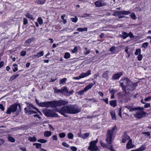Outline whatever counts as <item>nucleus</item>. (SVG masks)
I'll list each match as a JSON object with an SVG mask.
<instances>
[{
  "label": "nucleus",
  "instance_id": "obj_1",
  "mask_svg": "<svg viewBox=\"0 0 151 151\" xmlns=\"http://www.w3.org/2000/svg\"><path fill=\"white\" fill-rule=\"evenodd\" d=\"M81 108L73 105H68L62 107L60 109L56 108L55 111L65 116H67L65 113L75 114L81 111Z\"/></svg>",
  "mask_w": 151,
  "mask_h": 151
},
{
  "label": "nucleus",
  "instance_id": "obj_2",
  "mask_svg": "<svg viewBox=\"0 0 151 151\" xmlns=\"http://www.w3.org/2000/svg\"><path fill=\"white\" fill-rule=\"evenodd\" d=\"M137 109L134 116L135 117L140 119L145 116L146 113L144 111L143 108L140 107L136 108Z\"/></svg>",
  "mask_w": 151,
  "mask_h": 151
},
{
  "label": "nucleus",
  "instance_id": "obj_3",
  "mask_svg": "<svg viewBox=\"0 0 151 151\" xmlns=\"http://www.w3.org/2000/svg\"><path fill=\"white\" fill-rule=\"evenodd\" d=\"M98 141V139H96L95 140L90 142V145L88 147L89 151H100L99 148L96 145Z\"/></svg>",
  "mask_w": 151,
  "mask_h": 151
},
{
  "label": "nucleus",
  "instance_id": "obj_4",
  "mask_svg": "<svg viewBox=\"0 0 151 151\" xmlns=\"http://www.w3.org/2000/svg\"><path fill=\"white\" fill-rule=\"evenodd\" d=\"M130 81L129 79L127 78H124L122 79L120 81V84L121 86L122 87L123 91H125L126 87L128 85Z\"/></svg>",
  "mask_w": 151,
  "mask_h": 151
},
{
  "label": "nucleus",
  "instance_id": "obj_5",
  "mask_svg": "<svg viewBox=\"0 0 151 151\" xmlns=\"http://www.w3.org/2000/svg\"><path fill=\"white\" fill-rule=\"evenodd\" d=\"M114 137L113 136L112 131L108 130L106 139V142L109 144H111L114 140Z\"/></svg>",
  "mask_w": 151,
  "mask_h": 151
},
{
  "label": "nucleus",
  "instance_id": "obj_6",
  "mask_svg": "<svg viewBox=\"0 0 151 151\" xmlns=\"http://www.w3.org/2000/svg\"><path fill=\"white\" fill-rule=\"evenodd\" d=\"M39 105L41 107H55L54 101L43 102L40 103Z\"/></svg>",
  "mask_w": 151,
  "mask_h": 151
},
{
  "label": "nucleus",
  "instance_id": "obj_7",
  "mask_svg": "<svg viewBox=\"0 0 151 151\" xmlns=\"http://www.w3.org/2000/svg\"><path fill=\"white\" fill-rule=\"evenodd\" d=\"M44 114L47 117H58V116L57 114L53 112L52 111L46 110L44 112Z\"/></svg>",
  "mask_w": 151,
  "mask_h": 151
},
{
  "label": "nucleus",
  "instance_id": "obj_8",
  "mask_svg": "<svg viewBox=\"0 0 151 151\" xmlns=\"http://www.w3.org/2000/svg\"><path fill=\"white\" fill-rule=\"evenodd\" d=\"M68 103V102L65 100H60L57 101H54L55 107L66 105Z\"/></svg>",
  "mask_w": 151,
  "mask_h": 151
},
{
  "label": "nucleus",
  "instance_id": "obj_9",
  "mask_svg": "<svg viewBox=\"0 0 151 151\" xmlns=\"http://www.w3.org/2000/svg\"><path fill=\"white\" fill-rule=\"evenodd\" d=\"M17 105L15 104L10 106L8 109L7 111V113L10 114L11 112H14L17 110Z\"/></svg>",
  "mask_w": 151,
  "mask_h": 151
},
{
  "label": "nucleus",
  "instance_id": "obj_10",
  "mask_svg": "<svg viewBox=\"0 0 151 151\" xmlns=\"http://www.w3.org/2000/svg\"><path fill=\"white\" fill-rule=\"evenodd\" d=\"M30 104H28V106L27 107H26L24 108V110L25 111V112L26 113H28V114H32L36 113H37L33 111L31 109V108H32V107L29 106Z\"/></svg>",
  "mask_w": 151,
  "mask_h": 151
},
{
  "label": "nucleus",
  "instance_id": "obj_11",
  "mask_svg": "<svg viewBox=\"0 0 151 151\" xmlns=\"http://www.w3.org/2000/svg\"><path fill=\"white\" fill-rule=\"evenodd\" d=\"M118 14L119 15V18H123L124 17L123 16H121L122 15H127L130 14V11H122L118 12Z\"/></svg>",
  "mask_w": 151,
  "mask_h": 151
},
{
  "label": "nucleus",
  "instance_id": "obj_12",
  "mask_svg": "<svg viewBox=\"0 0 151 151\" xmlns=\"http://www.w3.org/2000/svg\"><path fill=\"white\" fill-rule=\"evenodd\" d=\"M123 74L122 72H118L113 75L112 77V79L114 80L118 79Z\"/></svg>",
  "mask_w": 151,
  "mask_h": 151
},
{
  "label": "nucleus",
  "instance_id": "obj_13",
  "mask_svg": "<svg viewBox=\"0 0 151 151\" xmlns=\"http://www.w3.org/2000/svg\"><path fill=\"white\" fill-rule=\"evenodd\" d=\"M95 4L96 7H99L105 5L104 2L102 0H99L97 1L95 3Z\"/></svg>",
  "mask_w": 151,
  "mask_h": 151
},
{
  "label": "nucleus",
  "instance_id": "obj_14",
  "mask_svg": "<svg viewBox=\"0 0 151 151\" xmlns=\"http://www.w3.org/2000/svg\"><path fill=\"white\" fill-rule=\"evenodd\" d=\"M131 48L128 46H127L125 47L124 51L126 52L127 54V55H126V57L127 58H129L130 56V54L131 51H132Z\"/></svg>",
  "mask_w": 151,
  "mask_h": 151
},
{
  "label": "nucleus",
  "instance_id": "obj_15",
  "mask_svg": "<svg viewBox=\"0 0 151 151\" xmlns=\"http://www.w3.org/2000/svg\"><path fill=\"white\" fill-rule=\"evenodd\" d=\"M91 71L90 70H88L86 73L83 72L81 73L80 74L81 78L86 77L88 76L91 75Z\"/></svg>",
  "mask_w": 151,
  "mask_h": 151
},
{
  "label": "nucleus",
  "instance_id": "obj_16",
  "mask_svg": "<svg viewBox=\"0 0 151 151\" xmlns=\"http://www.w3.org/2000/svg\"><path fill=\"white\" fill-rule=\"evenodd\" d=\"M134 147V145L132 144V140L131 139L129 140L126 145V148L129 149L133 148Z\"/></svg>",
  "mask_w": 151,
  "mask_h": 151
},
{
  "label": "nucleus",
  "instance_id": "obj_17",
  "mask_svg": "<svg viewBox=\"0 0 151 151\" xmlns=\"http://www.w3.org/2000/svg\"><path fill=\"white\" fill-rule=\"evenodd\" d=\"M37 22H35V24L37 27H39L38 23L40 25H42L43 23V20L41 17H39L37 19Z\"/></svg>",
  "mask_w": 151,
  "mask_h": 151
},
{
  "label": "nucleus",
  "instance_id": "obj_18",
  "mask_svg": "<svg viewBox=\"0 0 151 151\" xmlns=\"http://www.w3.org/2000/svg\"><path fill=\"white\" fill-rule=\"evenodd\" d=\"M130 137L128 136L126 134H124L122 137V142L125 143L128 140L130 139Z\"/></svg>",
  "mask_w": 151,
  "mask_h": 151
},
{
  "label": "nucleus",
  "instance_id": "obj_19",
  "mask_svg": "<svg viewBox=\"0 0 151 151\" xmlns=\"http://www.w3.org/2000/svg\"><path fill=\"white\" fill-rule=\"evenodd\" d=\"M110 114L111 115L112 120H116V116L115 111L114 110H110Z\"/></svg>",
  "mask_w": 151,
  "mask_h": 151
},
{
  "label": "nucleus",
  "instance_id": "obj_20",
  "mask_svg": "<svg viewBox=\"0 0 151 151\" xmlns=\"http://www.w3.org/2000/svg\"><path fill=\"white\" fill-rule=\"evenodd\" d=\"M44 52L43 51H40L37 53L36 55H35L33 56L34 58H35L36 57L39 58L43 55Z\"/></svg>",
  "mask_w": 151,
  "mask_h": 151
},
{
  "label": "nucleus",
  "instance_id": "obj_21",
  "mask_svg": "<svg viewBox=\"0 0 151 151\" xmlns=\"http://www.w3.org/2000/svg\"><path fill=\"white\" fill-rule=\"evenodd\" d=\"M95 84V83H90L88 84L87 86L85 87L84 88V90L86 91H88L89 89L91 88Z\"/></svg>",
  "mask_w": 151,
  "mask_h": 151
},
{
  "label": "nucleus",
  "instance_id": "obj_22",
  "mask_svg": "<svg viewBox=\"0 0 151 151\" xmlns=\"http://www.w3.org/2000/svg\"><path fill=\"white\" fill-rule=\"evenodd\" d=\"M109 104L111 106L115 107L117 105L116 101V100H111L109 101Z\"/></svg>",
  "mask_w": 151,
  "mask_h": 151
},
{
  "label": "nucleus",
  "instance_id": "obj_23",
  "mask_svg": "<svg viewBox=\"0 0 151 151\" xmlns=\"http://www.w3.org/2000/svg\"><path fill=\"white\" fill-rule=\"evenodd\" d=\"M52 134V132L50 131H45L44 132V136L45 137H49Z\"/></svg>",
  "mask_w": 151,
  "mask_h": 151
},
{
  "label": "nucleus",
  "instance_id": "obj_24",
  "mask_svg": "<svg viewBox=\"0 0 151 151\" xmlns=\"http://www.w3.org/2000/svg\"><path fill=\"white\" fill-rule=\"evenodd\" d=\"M146 148V145L145 144L141 145L139 148H138V151H143L145 150Z\"/></svg>",
  "mask_w": 151,
  "mask_h": 151
},
{
  "label": "nucleus",
  "instance_id": "obj_25",
  "mask_svg": "<svg viewBox=\"0 0 151 151\" xmlns=\"http://www.w3.org/2000/svg\"><path fill=\"white\" fill-rule=\"evenodd\" d=\"M25 16L27 17L32 20H33L35 19V18L33 17L32 15L30 14L29 13H27L26 14Z\"/></svg>",
  "mask_w": 151,
  "mask_h": 151
},
{
  "label": "nucleus",
  "instance_id": "obj_26",
  "mask_svg": "<svg viewBox=\"0 0 151 151\" xmlns=\"http://www.w3.org/2000/svg\"><path fill=\"white\" fill-rule=\"evenodd\" d=\"M55 93H62V87L60 89H58L57 88H54Z\"/></svg>",
  "mask_w": 151,
  "mask_h": 151
},
{
  "label": "nucleus",
  "instance_id": "obj_27",
  "mask_svg": "<svg viewBox=\"0 0 151 151\" xmlns=\"http://www.w3.org/2000/svg\"><path fill=\"white\" fill-rule=\"evenodd\" d=\"M77 31L79 32L87 31V28L86 27L84 28H78L77 29Z\"/></svg>",
  "mask_w": 151,
  "mask_h": 151
},
{
  "label": "nucleus",
  "instance_id": "obj_28",
  "mask_svg": "<svg viewBox=\"0 0 151 151\" xmlns=\"http://www.w3.org/2000/svg\"><path fill=\"white\" fill-rule=\"evenodd\" d=\"M62 93H66L68 94L69 93V91L67 89V88L66 87H62Z\"/></svg>",
  "mask_w": 151,
  "mask_h": 151
},
{
  "label": "nucleus",
  "instance_id": "obj_29",
  "mask_svg": "<svg viewBox=\"0 0 151 151\" xmlns=\"http://www.w3.org/2000/svg\"><path fill=\"white\" fill-rule=\"evenodd\" d=\"M90 134L89 132L84 133L82 134L81 138L83 139H86L89 136Z\"/></svg>",
  "mask_w": 151,
  "mask_h": 151
},
{
  "label": "nucleus",
  "instance_id": "obj_30",
  "mask_svg": "<svg viewBox=\"0 0 151 151\" xmlns=\"http://www.w3.org/2000/svg\"><path fill=\"white\" fill-rule=\"evenodd\" d=\"M122 38L124 39L126 38L129 36V34L128 33L124 32H122Z\"/></svg>",
  "mask_w": 151,
  "mask_h": 151
},
{
  "label": "nucleus",
  "instance_id": "obj_31",
  "mask_svg": "<svg viewBox=\"0 0 151 151\" xmlns=\"http://www.w3.org/2000/svg\"><path fill=\"white\" fill-rule=\"evenodd\" d=\"M109 73V71L105 72L103 74V77L106 79H107L108 78Z\"/></svg>",
  "mask_w": 151,
  "mask_h": 151
},
{
  "label": "nucleus",
  "instance_id": "obj_32",
  "mask_svg": "<svg viewBox=\"0 0 151 151\" xmlns=\"http://www.w3.org/2000/svg\"><path fill=\"white\" fill-rule=\"evenodd\" d=\"M28 139L29 141L32 142H35L37 140L36 138L35 137H29Z\"/></svg>",
  "mask_w": 151,
  "mask_h": 151
},
{
  "label": "nucleus",
  "instance_id": "obj_33",
  "mask_svg": "<svg viewBox=\"0 0 151 151\" xmlns=\"http://www.w3.org/2000/svg\"><path fill=\"white\" fill-rule=\"evenodd\" d=\"M12 69L14 72H15L18 70V69L17 65L16 64L13 65L12 67Z\"/></svg>",
  "mask_w": 151,
  "mask_h": 151
},
{
  "label": "nucleus",
  "instance_id": "obj_34",
  "mask_svg": "<svg viewBox=\"0 0 151 151\" xmlns=\"http://www.w3.org/2000/svg\"><path fill=\"white\" fill-rule=\"evenodd\" d=\"M129 16L131 18L133 19H136L137 18L135 14L134 13H131Z\"/></svg>",
  "mask_w": 151,
  "mask_h": 151
},
{
  "label": "nucleus",
  "instance_id": "obj_35",
  "mask_svg": "<svg viewBox=\"0 0 151 151\" xmlns=\"http://www.w3.org/2000/svg\"><path fill=\"white\" fill-rule=\"evenodd\" d=\"M29 106L32 107L33 109L36 110L40 115H42V114L41 112L39 110V109H37L35 106H34L33 105L30 104Z\"/></svg>",
  "mask_w": 151,
  "mask_h": 151
},
{
  "label": "nucleus",
  "instance_id": "obj_36",
  "mask_svg": "<svg viewBox=\"0 0 151 151\" xmlns=\"http://www.w3.org/2000/svg\"><path fill=\"white\" fill-rule=\"evenodd\" d=\"M70 54L69 52H66L64 55V58L66 59H68L70 57Z\"/></svg>",
  "mask_w": 151,
  "mask_h": 151
},
{
  "label": "nucleus",
  "instance_id": "obj_37",
  "mask_svg": "<svg viewBox=\"0 0 151 151\" xmlns=\"http://www.w3.org/2000/svg\"><path fill=\"white\" fill-rule=\"evenodd\" d=\"M19 75V74H17L15 75H14L12 76L10 78V81H13Z\"/></svg>",
  "mask_w": 151,
  "mask_h": 151
},
{
  "label": "nucleus",
  "instance_id": "obj_38",
  "mask_svg": "<svg viewBox=\"0 0 151 151\" xmlns=\"http://www.w3.org/2000/svg\"><path fill=\"white\" fill-rule=\"evenodd\" d=\"M34 145H35L36 147V148L37 149L40 148L42 145L39 143H35L33 144Z\"/></svg>",
  "mask_w": 151,
  "mask_h": 151
},
{
  "label": "nucleus",
  "instance_id": "obj_39",
  "mask_svg": "<svg viewBox=\"0 0 151 151\" xmlns=\"http://www.w3.org/2000/svg\"><path fill=\"white\" fill-rule=\"evenodd\" d=\"M45 0H36V2L38 4H42L45 2Z\"/></svg>",
  "mask_w": 151,
  "mask_h": 151
},
{
  "label": "nucleus",
  "instance_id": "obj_40",
  "mask_svg": "<svg viewBox=\"0 0 151 151\" xmlns=\"http://www.w3.org/2000/svg\"><path fill=\"white\" fill-rule=\"evenodd\" d=\"M9 140L11 142H15V140L14 138L12 137L9 136L8 137Z\"/></svg>",
  "mask_w": 151,
  "mask_h": 151
},
{
  "label": "nucleus",
  "instance_id": "obj_41",
  "mask_svg": "<svg viewBox=\"0 0 151 151\" xmlns=\"http://www.w3.org/2000/svg\"><path fill=\"white\" fill-rule=\"evenodd\" d=\"M141 52V50L140 49H138L136 50V51L134 52V54L136 55H138L139 54H140Z\"/></svg>",
  "mask_w": 151,
  "mask_h": 151
},
{
  "label": "nucleus",
  "instance_id": "obj_42",
  "mask_svg": "<svg viewBox=\"0 0 151 151\" xmlns=\"http://www.w3.org/2000/svg\"><path fill=\"white\" fill-rule=\"evenodd\" d=\"M34 40L33 38H29L25 41V43L27 44L30 43L31 42Z\"/></svg>",
  "mask_w": 151,
  "mask_h": 151
},
{
  "label": "nucleus",
  "instance_id": "obj_43",
  "mask_svg": "<svg viewBox=\"0 0 151 151\" xmlns=\"http://www.w3.org/2000/svg\"><path fill=\"white\" fill-rule=\"evenodd\" d=\"M125 107L127 108L128 109H129V111H134L137 109L136 108H132L129 106H125Z\"/></svg>",
  "mask_w": 151,
  "mask_h": 151
},
{
  "label": "nucleus",
  "instance_id": "obj_44",
  "mask_svg": "<svg viewBox=\"0 0 151 151\" xmlns=\"http://www.w3.org/2000/svg\"><path fill=\"white\" fill-rule=\"evenodd\" d=\"M66 80L67 78H63V79H60V83L61 84L65 83Z\"/></svg>",
  "mask_w": 151,
  "mask_h": 151
},
{
  "label": "nucleus",
  "instance_id": "obj_45",
  "mask_svg": "<svg viewBox=\"0 0 151 151\" xmlns=\"http://www.w3.org/2000/svg\"><path fill=\"white\" fill-rule=\"evenodd\" d=\"M37 141L38 142L41 143H45L47 141V140L43 139H38Z\"/></svg>",
  "mask_w": 151,
  "mask_h": 151
},
{
  "label": "nucleus",
  "instance_id": "obj_46",
  "mask_svg": "<svg viewBox=\"0 0 151 151\" xmlns=\"http://www.w3.org/2000/svg\"><path fill=\"white\" fill-rule=\"evenodd\" d=\"M68 138L69 139H72L73 137V135L72 133H69L67 135Z\"/></svg>",
  "mask_w": 151,
  "mask_h": 151
},
{
  "label": "nucleus",
  "instance_id": "obj_47",
  "mask_svg": "<svg viewBox=\"0 0 151 151\" xmlns=\"http://www.w3.org/2000/svg\"><path fill=\"white\" fill-rule=\"evenodd\" d=\"M148 44L147 42H144L142 44V47L144 48H146L147 47Z\"/></svg>",
  "mask_w": 151,
  "mask_h": 151
},
{
  "label": "nucleus",
  "instance_id": "obj_48",
  "mask_svg": "<svg viewBox=\"0 0 151 151\" xmlns=\"http://www.w3.org/2000/svg\"><path fill=\"white\" fill-rule=\"evenodd\" d=\"M65 134L64 133H61L59 134V136L60 138H62L65 136Z\"/></svg>",
  "mask_w": 151,
  "mask_h": 151
},
{
  "label": "nucleus",
  "instance_id": "obj_49",
  "mask_svg": "<svg viewBox=\"0 0 151 151\" xmlns=\"http://www.w3.org/2000/svg\"><path fill=\"white\" fill-rule=\"evenodd\" d=\"M71 21L74 22H76L78 20V18L76 17L74 18H71Z\"/></svg>",
  "mask_w": 151,
  "mask_h": 151
},
{
  "label": "nucleus",
  "instance_id": "obj_50",
  "mask_svg": "<svg viewBox=\"0 0 151 151\" xmlns=\"http://www.w3.org/2000/svg\"><path fill=\"white\" fill-rule=\"evenodd\" d=\"M138 60L139 61H141L142 59V56L141 54H139L137 56Z\"/></svg>",
  "mask_w": 151,
  "mask_h": 151
},
{
  "label": "nucleus",
  "instance_id": "obj_51",
  "mask_svg": "<svg viewBox=\"0 0 151 151\" xmlns=\"http://www.w3.org/2000/svg\"><path fill=\"white\" fill-rule=\"evenodd\" d=\"M62 145L63 146L67 148H68L69 147V145L65 142H63L62 143Z\"/></svg>",
  "mask_w": 151,
  "mask_h": 151
},
{
  "label": "nucleus",
  "instance_id": "obj_52",
  "mask_svg": "<svg viewBox=\"0 0 151 151\" xmlns=\"http://www.w3.org/2000/svg\"><path fill=\"white\" fill-rule=\"evenodd\" d=\"M86 92V91L84 90V89L83 90L80 91L79 92H78V94L79 95H82L84 93V92Z\"/></svg>",
  "mask_w": 151,
  "mask_h": 151
},
{
  "label": "nucleus",
  "instance_id": "obj_53",
  "mask_svg": "<svg viewBox=\"0 0 151 151\" xmlns=\"http://www.w3.org/2000/svg\"><path fill=\"white\" fill-rule=\"evenodd\" d=\"M110 51L111 52H114L115 51V48L114 47H112L109 49Z\"/></svg>",
  "mask_w": 151,
  "mask_h": 151
},
{
  "label": "nucleus",
  "instance_id": "obj_54",
  "mask_svg": "<svg viewBox=\"0 0 151 151\" xmlns=\"http://www.w3.org/2000/svg\"><path fill=\"white\" fill-rule=\"evenodd\" d=\"M73 53H74L77 51V47H75L72 50Z\"/></svg>",
  "mask_w": 151,
  "mask_h": 151
},
{
  "label": "nucleus",
  "instance_id": "obj_55",
  "mask_svg": "<svg viewBox=\"0 0 151 151\" xmlns=\"http://www.w3.org/2000/svg\"><path fill=\"white\" fill-rule=\"evenodd\" d=\"M26 54V52L25 51H22L21 52L20 55L22 56H24Z\"/></svg>",
  "mask_w": 151,
  "mask_h": 151
},
{
  "label": "nucleus",
  "instance_id": "obj_56",
  "mask_svg": "<svg viewBox=\"0 0 151 151\" xmlns=\"http://www.w3.org/2000/svg\"><path fill=\"white\" fill-rule=\"evenodd\" d=\"M100 144L103 147L105 148L107 147V145L106 144L104 143L103 142H102L101 141Z\"/></svg>",
  "mask_w": 151,
  "mask_h": 151
},
{
  "label": "nucleus",
  "instance_id": "obj_57",
  "mask_svg": "<svg viewBox=\"0 0 151 151\" xmlns=\"http://www.w3.org/2000/svg\"><path fill=\"white\" fill-rule=\"evenodd\" d=\"M71 150L73 151H76L77 150V148L74 146H71L70 147Z\"/></svg>",
  "mask_w": 151,
  "mask_h": 151
},
{
  "label": "nucleus",
  "instance_id": "obj_58",
  "mask_svg": "<svg viewBox=\"0 0 151 151\" xmlns=\"http://www.w3.org/2000/svg\"><path fill=\"white\" fill-rule=\"evenodd\" d=\"M23 24L24 25H26L28 23V21L27 19L26 18H24L23 19Z\"/></svg>",
  "mask_w": 151,
  "mask_h": 151
},
{
  "label": "nucleus",
  "instance_id": "obj_59",
  "mask_svg": "<svg viewBox=\"0 0 151 151\" xmlns=\"http://www.w3.org/2000/svg\"><path fill=\"white\" fill-rule=\"evenodd\" d=\"M116 92V91L114 89H111L110 90V93L111 94H114Z\"/></svg>",
  "mask_w": 151,
  "mask_h": 151
},
{
  "label": "nucleus",
  "instance_id": "obj_60",
  "mask_svg": "<svg viewBox=\"0 0 151 151\" xmlns=\"http://www.w3.org/2000/svg\"><path fill=\"white\" fill-rule=\"evenodd\" d=\"M81 78L80 75L78 77H73V79L74 80H79Z\"/></svg>",
  "mask_w": 151,
  "mask_h": 151
},
{
  "label": "nucleus",
  "instance_id": "obj_61",
  "mask_svg": "<svg viewBox=\"0 0 151 151\" xmlns=\"http://www.w3.org/2000/svg\"><path fill=\"white\" fill-rule=\"evenodd\" d=\"M49 128L51 130H54L55 129L54 127L50 124H49Z\"/></svg>",
  "mask_w": 151,
  "mask_h": 151
},
{
  "label": "nucleus",
  "instance_id": "obj_62",
  "mask_svg": "<svg viewBox=\"0 0 151 151\" xmlns=\"http://www.w3.org/2000/svg\"><path fill=\"white\" fill-rule=\"evenodd\" d=\"M52 139L53 140H57V137L56 135H54L52 136Z\"/></svg>",
  "mask_w": 151,
  "mask_h": 151
},
{
  "label": "nucleus",
  "instance_id": "obj_63",
  "mask_svg": "<svg viewBox=\"0 0 151 151\" xmlns=\"http://www.w3.org/2000/svg\"><path fill=\"white\" fill-rule=\"evenodd\" d=\"M151 100V98L150 97V96H149L146 98H145V101H150V100Z\"/></svg>",
  "mask_w": 151,
  "mask_h": 151
},
{
  "label": "nucleus",
  "instance_id": "obj_64",
  "mask_svg": "<svg viewBox=\"0 0 151 151\" xmlns=\"http://www.w3.org/2000/svg\"><path fill=\"white\" fill-rule=\"evenodd\" d=\"M150 107V104L149 103H147L144 106V107L145 108H147Z\"/></svg>",
  "mask_w": 151,
  "mask_h": 151
}]
</instances>
